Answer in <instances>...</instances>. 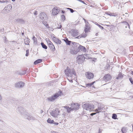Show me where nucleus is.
I'll return each mask as SVG.
<instances>
[{
    "label": "nucleus",
    "instance_id": "40",
    "mask_svg": "<svg viewBox=\"0 0 133 133\" xmlns=\"http://www.w3.org/2000/svg\"><path fill=\"white\" fill-rule=\"evenodd\" d=\"M26 53L25 54V56H28L29 55V50L27 49L26 51Z\"/></svg>",
    "mask_w": 133,
    "mask_h": 133
},
{
    "label": "nucleus",
    "instance_id": "9",
    "mask_svg": "<svg viewBox=\"0 0 133 133\" xmlns=\"http://www.w3.org/2000/svg\"><path fill=\"white\" fill-rule=\"evenodd\" d=\"M98 108L96 109L95 110L97 113H99L102 111L103 110V108H104L103 105H98L97 106Z\"/></svg>",
    "mask_w": 133,
    "mask_h": 133
},
{
    "label": "nucleus",
    "instance_id": "48",
    "mask_svg": "<svg viewBox=\"0 0 133 133\" xmlns=\"http://www.w3.org/2000/svg\"><path fill=\"white\" fill-rule=\"evenodd\" d=\"M96 113H97L96 112V113H92L90 115L91 116H93L94 115H95L96 114Z\"/></svg>",
    "mask_w": 133,
    "mask_h": 133
},
{
    "label": "nucleus",
    "instance_id": "55",
    "mask_svg": "<svg viewBox=\"0 0 133 133\" xmlns=\"http://www.w3.org/2000/svg\"><path fill=\"white\" fill-rule=\"evenodd\" d=\"M83 20H84V22H85V23L86 24V22H87V21H86V19H85L84 18H83Z\"/></svg>",
    "mask_w": 133,
    "mask_h": 133
},
{
    "label": "nucleus",
    "instance_id": "1",
    "mask_svg": "<svg viewBox=\"0 0 133 133\" xmlns=\"http://www.w3.org/2000/svg\"><path fill=\"white\" fill-rule=\"evenodd\" d=\"M63 95V93L62 91H59V92H58L51 97L48 98L47 99L49 101L53 102L59 96H61Z\"/></svg>",
    "mask_w": 133,
    "mask_h": 133
},
{
    "label": "nucleus",
    "instance_id": "49",
    "mask_svg": "<svg viewBox=\"0 0 133 133\" xmlns=\"http://www.w3.org/2000/svg\"><path fill=\"white\" fill-rule=\"evenodd\" d=\"M70 78H69H69H68V79L69 80V81L70 82H71V83H72L73 82L72 80V79H71V80L69 79Z\"/></svg>",
    "mask_w": 133,
    "mask_h": 133
},
{
    "label": "nucleus",
    "instance_id": "24",
    "mask_svg": "<svg viewBox=\"0 0 133 133\" xmlns=\"http://www.w3.org/2000/svg\"><path fill=\"white\" fill-rule=\"evenodd\" d=\"M42 61V59H38L35 61L34 62V64L36 65L37 64L41 63Z\"/></svg>",
    "mask_w": 133,
    "mask_h": 133
},
{
    "label": "nucleus",
    "instance_id": "59",
    "mask_svg": "<svg viewBox=\"0 0 133 133\" xmlns=\"http://www.w3.org/2000/svg\"><path fill=\"white\" fill-rule=\"evenodd\" d=\"M51 133H57L55 131H53L51 132Z\"/></svg>",
    "mask_w": 133,
    "mask_h": 133
},
{
    "label": "nucleus",
    "instance_id": "54",
    "mask_svg": "<svg viewBox=\"0 0 133 133\" xmlns=\"http://www.w3.org/2000/svg\"><path fill=\"white\" fill-rule=\"evenodd\" d=\"M34 14L35 15H37V11H35L34 12Z\"/></svg>",
    "mask_w": 133,
    "mask_h": 133
},
{
    "label": "nucleus",
    "instance_id": "6",
    "mask_svg": "<svg viewBox=\"0 0 133 133\" xmlns=\"http://www.w3.org/2000/svg\"><path fill=\"white\" fill-rule=\"evenodd\" d=\"M40 18L42 20H46L48 18L44 12H42L40 14Z\"/></svg>",
    "mask_w": 133,
    "mask_h": 133
},
{
    "label": "nucleus",
    "instance_id": "30",
    "mask_svg": "<svg viewBox=\"0 0 133 133\" xmlns=\"http://www.w3.org/2000/svg\"><path fill=\"white\" fill-rule=\"evenodd\" d=\"M112 118L114 119H116L117 118V115L115 114H112Z\"/></svg>",
    "mask_w": 133,
    "mask_h": 133
},
{
    "label": "nucleus",
    "instance_id": "4",
    "mask_svg": "<svg viewBox=\"0 0 133 133\" xmlns=\"http://www.w3.org/2000/svg\"><path fill=\"white\" fill-rule=\"evenodd\" d=\"M15 87L17 88H23L24 87L25 83L22 81H19L15 84Z\"/></svg>",
    "mask_w": 133,
    "mask_h": 133
},
{
    "label": "nucleus",
    "instance_id": "34",
    "mask_svg": "<svg viewBox=\"0 0 133 133\" xmlns=\"http://www.w3.org/2000/svg\"><path fill=\"white\" fill-rule=\"evenodd\" d=\"M16 21L18 22H22L23 21L22 19H18L16 20Z\"/></svg>",
    "mask_w": 133,
    "mask_h": 133
},
{
    "label": "nucleus",
    "instance_id": "16",
    "mask_svg": "<svg viewBox=\"0 0 133 133\" xmlns=\"http://www.w3.org/2000/svg\"><path fill=\"white\" fill-rule=\"evenodd\" d=\"M53 40L55 43L57 44H61V41L60 40L54 37H53Z\"/></svg>",
    "mask_w": 133,
    "mask_h": 133
},
{
    "label": "nucleus",
    "instance_id": "13",
    "mask_svg": "<svg viewBox=\"0 0 133 133\" xmlns=\"http://www.w3.org/2000/svg\"><path fill=\"white\" fill-rule=\"evenodd\" d=\"M90 30V25L88 22H86L85 27L84 31L85 33H87Z\"/></svg>",
    "mask_w": 133,
    "mask_h": 133
},
{
    "label": "nucleus",
    "instance_id": "64",
    "mask_svg": "<svg viewBox=\"0 0 133 133\" xmlns=\"http://www.w3.org/2000/svg\"><path fill=\"white\" fill-rule=\"evenodd\" d=\"M131 74H132L133 75V71H131Z\"/></svg>",
    "mask_w": 133,
    "mask_h": 133
},
{
    "label": "nucleus",
    "instance_id": "63",
    "mask_svg": "<svg viewBox=\"0 0 133 133\" xmlns=\"http://www.w3.org/2000/svg\"><path fill=\"white\" fill-rule=\"evenodd\" d=\"M20 73V72H18L17 71V72H16V73L17 74H19V73Z\"/></svg>",
    "mask_w": 133,
    "mask_h": 133
},
{
    "label": "nucleus",
    "instance_id": "17",
    "mask_svg": "<svg viewBox=\"0 0 133 133\" xmlns=\"http://www.w3.org/2000/svg\"><path fill=\"white\" fill-rule=\"evenodd\" d=\"M79 45L78 48L79 50H81V51L84 52H85L86 51V48L84 46Z\"/></svg>",
    "mask_w": 133,
    "mask_h": 133
},
{
    "label": "nucleus",
    "instance_id": "22",
    "mask_svg": "<svg viewBox=\"0 0 133 133\" xmlns=\"http://www.w3.org/2000/svg\"><path fill=\"white\" fill-rule=\"evenodd\" d=\"M8 9V10H9L12 9V6L11 4H9L5 7L4 9V10H7V9Z\"/></svg>",
    "mask_w": 133,
    "mask_h": 133
},
{
    "label": "nucleus",
    "instance_id": "39",
    "mask_svg": "<svg viewBox=\"0 0 133 133\" xmlns=\"http://www.w3.org/2000/svg\"><path fill=\"white\" fill-rule=\"evenodd\" d=\"M67 9H68L69 10L71 13H73L74 12V10L71 8H67Z\"/></svg>",
    "mask_w": 133,
    "mask_h": 133
},
{
    "label": "nucleus",
    "instance_id": "27",
    "mask_svg": "<svg viewBox=\"0 0 133 133\" xmlns=\"http://www.w3.org/2000/svg\"><path fill=\"white\" fill-rule=\"evenodd\" d=\"M41 44L42 46V47L43 48L45 49H47L48 47L45 44H44L42 42L41 43Z\"/></svg>",
    "mask_w": 133,
    "mask_h": 133
},
{
    "label": "nucleus",
    "instance_id": "12",
    "mask_svg": "<svg viewBox=\"0 0 133 133\" xmlns=\"http://www.w3.org/2000/svg\"><path fill=\"white\" fill-rule=\"evenodd\" d=\"M71 34L73 37H75L78 35V30L75 29H72L71 30Z\"/></svg>",
    "mask_w": 133,
    "mask_h": 133
},
{
    "label": "nucleus",
    "instance_id": "21",
    "mask_svg": "<svg viewBox=\"0 0 133 133\" xmlns=\"http://www.w3.org/2000/svg\"><path fill=\"white\" fill-rule=\"evenodd\" d=\"M24 42L25 44L29 45L30 42V40L28 38H25L24 40Z\"/></svg>",
    "mask_w": 133,
    "mask_h": 133
},
{
    "label": "nucleus",
    "instance_id": "35",
    "mask_svg": "<svg viewBox=\"0 0 133 133\" xmlns=\"http://www.w3.org/2000/svg\"><path fill=\"white\" fill-rule=\"evenodd\" d=\"M121 131L122 133H125L126 129L124 127H123L121 129Z\"/></svg>",
    "mask_w": 133,
    "mask_h": 133
},
{
    "label": "nucleus",
    "instance_id": "41",
    "mask_svg": "<svg viewBox=\"0 0 133 133\" xmlns=\"http://www.w3.org/2000/svg\"><path fill=\"white\" fill-rule=\"evenodd\" d=\"M26 71H24L22 72H20V73H19V75H24L26 73Z\"/></svg>",
    "mask_w": 133,
    "mask_h": 133
},
{
    "label": "nucleus",
    "instance_id": "52",
    "mask_svg": "<svg viewBox=\"0 0 133 133\" xmlns=\"http://www.w3.org/2000/svg\"><path fill=\"white\" fill-rule=\"evenodd\" d=\"M61 27L62 25H58L57 28L58 29H60L61 28Z\"/></svg>",
    "mask_w": 133,
    "mask_h": 133
},
{
    "label": "nucleus",
    "instance_id": "2",
    "mask_svg": "<svg viewBox=\"0 0 133 133\" xmlns=\"http://www.w3.org/2000/svg\"><path fill=\"white\" fill-rule=\"evenodd\" d=\"M84 109L90 111H92L94 108V105L92 104L86 103L82 106Z\"/></svg>",
    "mask_w": 133,
    "mask_h": 133
},
{
    "label": "nucleus",
    "instance_id": "26",
    "mask_svg": "<svg viewBox=\"0 0 133 133\" xmlns=\"http://www.w3.org/2000/svg\"><path fill=\"white\" fill-rule=\"evenodd\" d=\"M64 40L66 42V44L68 45H70L71 43V42L69 41L67 38L66 39H64Z\"/></svg>",
    "mask_w": 133,
    "mask_h": 133
},
{
    "label": "nucleus",
    "instance_id": "60",
    "mask_svg": "<svg viewBox=\"0 0 133 133\" xmlns=\"http://www.w3.org/2000/svg\"><path fill=\"white\" fill-rule=\"evenodd\" d=\"M43 112V111L42 110H41L40 111V113L41 114H42Z\"/></svg>",
    "mask_w": 133,
    "mask_h": 133
},
{
    "label": "nucleus",
    "instance_id": "42",
    "mask_svg": "<svg viewBox=\"0 0 133 133\" xmlns=\"http://www.w3.org/2000/svg\"><path fill=\"white\" fill-rule=\"evenodd\" d=\"M4 124V122L0 120V125H2Z\"/></svg>",
    "mask_w": 133,
    "mask_h": 133
},
{
    "label": "nucleus",
    "instance_id": "29",
    "mask_svg": "<svg viewBox=\"0 0 133 133\" xmlns=\"http://www.w3.org/2000/svg\"><path fill=\"white\" fill-rule=\"evenodd\" d=\"M47 122L48 123L52 124L54 122V121L53 120H51L50 118H48L47 120Z\"/></svg>",
    "mask_w": 133,
    "mask_h": 133
},
{
    "label": "nucleus",
    "instance_id": "5",
    "mask_svg": "<svg viewBox=\"0 0 133 133\" xmlns=\"http://www.w3.org/2000/svg\"><path fill=\"white\" fill-rule=\"evenodd\" d=\"M17 111L21 114L23 115L24 116L25 115V114H26V113H27L24 110L23 108L21 107H18Z\"/></svg>",
    "mask_w": 133,
    "mask_h": 133
},
{
    "label": "nucleus",
    "instance_id": "19",
    "mask_svg": "<svg viewBox=\"0 0 133 133\" xmlns=\"http://www.w3.org/2000/svg\"><path fill=\"white\" fill-rule=\"evenodd\" d=\"M49 47L51 50L52 51H54L55 50V48L54 45L52 43L49 44L48 45Z\"/></svg>",
    "mask_w": 133,
    "mask_h": 133
},
{
    "label": "nucleus",
    "instance_id": "57",
    "mask_svg": "<svg viewBox=\"0 0 133 133\" xmlns=\"http://www.w3.org/2000/svg\"><path fill=\"white\" fill-rule=\"evenodd\" d=\"M45 26H46V27L47 28H49V25H48V24H46Z\"/></svg>",
    "mask_w": 133,
    "mask_h": 133
},
{
    "label": "nucleus",
    "instance_id": "32",
    "mask_svg": "<svg viewBox=\"0 0 133 133\" xmlns=\"http://www.w3.org/2000/svg\"><path fill=\"white\" fill-rule=\"evenodd\" d=\"M81 37V38L82 37H84L85 38V37L87 36V34L86 33H84V34H82L80 35Z\"/></svg>",
    "mask_w": 133,
    "mask_h": 133
},
{
    "label": "nucleus",
    "instance_id": "61",
    "mask_svg": "<svg viewBox=\"0 0 133 133\" xmlns=\"http://www.w3.org/2000/svg\"><path fill=\"white\" fill-rule=\"evenodd\" d=\"M62 13L63 14H64L65 12V11H64V10H62Z\"/></svg>",
    "mask_w": 133,
    "mask_h": 133
},
{
    "label": "nucleus",
    "instance_id": "7",
    "mask_svg": "<svg viewBox=\"0 0 133 133\" xmlns=\"http://www.w3.org/2000/svg\"><path fill=\"white\" fill-rule=\"evenodd\" d=\"M59 111L57 109L55 110H53L52 111L50 112V114L51 116L53 117H56L57 115H58Z\"/></svg>",
    "mask_w": 133,
    "mask_h": 133
},
{
    "label": "nucleus",
    "instance_id": "11",
    "mask_svg": "<svg viewBox=\"0 0 133 133\" xmlns=\"http://www.w3.org/2000/svg\"><path fill=\"white\" fill-rule=\"evenodd\" d=\"M24 116L25 118L29 120H34L35 119V117L29 115L28 112L25 114Z\"/></svg>",
    "mask_w": 133,
    "mask_h": 133
},
{
    "label": "nucleus",
    "instance_id": "36",
    "mask_svg": "<svg viewBox=\"0 0 133 133\" xmlns=\"http://www.w3.org/2000/svg\"><path fill=\"white\" fill-rule=\"evenodd\" d=\"M100 28L101 30H103L104 29L103 27L101 25H99L97 23V24H96Z\"/></svg>",
    "mask_w": 133,
    "mask_h": 133
},
{
    "label": "nucleus",
    "instance_id": "8",
    "mask_svg": "<svg viewBox=\"0 0 133 133\" xmlns=\"http://www.w3.org/2000/svg\"><path fill=\"white\" fill-rule=\"evenodd\" d=\"M85 75L86 77L89 79L93 78L94 76V75L92 73L89 72H86Z\"/></svg>",
    "mask_w": 133,
    "mask_h": 133
},
{
    "label": "nucleus",
    "instance_id": "62",
    "mask_svg": "<svg viewBox=\"0 0 133 133\" xmlns=\"http://www.w3.org/2000/svg\"><path fill=\"white\" fill-rule=\"evenodd\" d=\"M105 25L106 26H108V27L110 26V25H106V24H105Z\"/></svg>",
    "mask_w": 133,
    "mask_h": 133
},
{
    "label": "nucleus",
    "instance_id": "47",
    "mask_svg": "<svg viewBox=\"0 0 133 133\" xmlns=\"http://www.w3.org/2000/svg\"><path fill=\"white\" fill-rule=\"evenodd\" d=\"M81 38V35L79 36H78L77 37H76V38L79 39Z\"/></svg>",
    "mask_w": 133,
    "mask_h": 133
},
{
    "label": "nucleus",
    "instance_id": "43",
    "mask_svg": "<svg viewBox=\"0 0 133 133\" xmlns=\"http://www.w3.org/2000/svg\"><path fill=\"white\" fill-rule=\"evenodd\" d=\"M129 80L131 83L133 84V80H132V78H129Z\"/></svg>",
    "mask_w": 133,
    "mask_h": 133
},
{
    "label": "nucleus",
    "instance_id": "10",
    "mask_svg": "<svg viewBox=\"0 0 133 133\" xmlns=\"http://www.w3.org/2000/svg\"><path fill=\"white\" fill-rule=\"evenodd\" d=\"M70 105L73 110H77L79 109V105L78 103H72Z\"/></svg>",
    "mask_w": 133,
    "mask_h": 133
},
{
    "label": "nucleus",
    "instance_id": "15",
    "mask_svg": "<svg viewBox=\"0 0 133 133\" xmlns=\"http://www.w3.org/2000/svg\"><path fill=\"white\" fill-rule=\"evenodd\" d=\"M59 12V9L56 8H54L52 10V13L53 15H57Z\"/></svg>",
    "mask_w": 133,
    "mask_h": 133
},
{
    "label": "nucleus",
    "instance_id": "33",
    "mask_svg": "<svg viewBox=\"0 0 133 133\" xmlns=\"http://www.w3.org/2000/svg\"><path fill=\"white\" fill-rule=\"evenodd\" d=\"M121 23H123L124 24L128 26L129 28H130V26L129 24L126 22H121Z\"/></svg>",
    "mask_w": 133,
    "mask_h": 133
},
{
    "label": "nucleus",
    "instance_id": "53",
    "mask_svg": "<svg viewBox=\"0 0 133 133\" xmlns=\"http://www.w3.org/2000/svg\"><path fill=\"white\" fill-rule=\"evenodd\" d=\"M48 44V45H49V44H51L52 43V42L50 41L49 42L47 43Z\"/></svg>",
    "mask_w": 133,
    "mask_h": 133
},
{
    "label": "nucleus",
    "instance_id": "31",
    "mask_svg": "<svg viewBox=\"0 0 133 133\" xmlns=\"http://www.w3.org/2000/svg\"><path fill=\"white\" fill-rule=\"evenodd\" d=\"M71 43L72 44L74 45L75 46V45L76 46H77L79 45V44L78 43L74 42H71Z\"/></svg>",
    "mask_w": 133,
    "mask_h": 133
},
{
    "label": "nucleus",
    "instance_id": "18",
    "mask_svg": "<svg viewBox=\"0 0 133 133\" xmlns=\"http://www.w3.org/2000/svg\"><path fill=\"white\" fill-rule=\"evenodd\" d=\"M69 73L67 75L68 77H69V78H70L71 76H72L73 75H75V73L74 69L70 70Z\"/></svg>",
    "mask_w": 133,
    "mask_h": 133
},
{
    "label": "nucleus",
    "instance_id": "50",
    "mask_svg": "<svg viewBox=\"0 0 133 133\" xmlns=\"http://www.w3.org/2000/svg\"><path fill=\"white\" fill-rule=\"evenodd\" d=\"M53 124H54V125H57L58 124V123L57 122H54Z\"/></svg>",
    "mask_w": 133,
    "mask_h": 133
},
{
    "label": "nucleus",
    "instance_id": "58",
    "mask_svg": "<svg viewBox=\"0 0 133 133\" xmlns=\"http://www.w3.org/2000/svg\"><path fill=\"white\" fill-rule=\"evenodd\" d=\"M2 99V97L1 95H0V101Z\"/></svg>",
    "mask_w": 133,
    "mask_h": 133
},
{
    "label": "nucleus",
    "instance_id": "38",
    "mask_svg": "<svg viewBox=\"0 0 133 133\" xmlns=\"http://www.w3.org/2000/svg\"><path fill=\"white\" fill-rule=\"evenodd\" d=\"M108 14L110 16H115L116 15H114V14L113 13H108Z\"/></svg>",
    "mask_w": 133,
    "mask_h": 133
},
{
    "label": "nucleus",
    "instance_id": "51",
    "mask_svg": "<svg viewBox=\"0 0 133 133\" xmlns=\"http://www.w3.org/2000/svg\"><path fill=\"white\" fill-rule=\"evenodd\" d=\"M47 43L50 41L49 38H46L45 39Z\"/></svg>",
    "mask_w": 133,
    "mask_h": 133
},
{
    "label": "nucleus",
    "instance_id": "46",
    "mask_svg": "<svg viewBox=\"0 0 133 133\" xmlns=\"http://www.w3.org/2000/svg\"><path fill=\"white\" fill-rule=\"evenodd\" d=\"M8 2V1H0V3H4L5 2Z\"/></svg>",
    "mask_w": 133,
    "mask_h": 133
},
{
    "label": "nucleus",
    "instance_id": "25",
    "mask_svg": "<svg viewBox=\"0 0 133 133\" xmlns=\"http://www.w3.org/2000/svg\"><path fill=\"white\" fill-rule=\"evenodd\" d=\"M123 75H122V74L121 73H119L118 75V76L116 77V78L117 79H119L123 78Z\"/></svg>",
    "mask_w": 133,
    "mask_h": 133
},
{
    "label": "nucleus",
    "instance_id": "28",
    "mask_svg": "<svg viewBox=\"0 0 133 133\" xmlns=\"http://www.w3.org/2000/svg\"><path fill=\"white\" fill-rule=\"evenodd\" d=\"M71 70L69 69H66L65 70V74L67 75L68 73H70L69 72H70Z\"/></svg>",
    "mask_w": 133,
    "mask_h": 133
},
{
    "label": "nucleus",
    "instance_id": "56",
    "mask_svg": "<svg viewBox=\"0 0 133 133\" xmlns=\"http://www.w3.org/2000/svg\"><path fill=\"white\" fill-rule=\"evenodd\" d=\"M98 133H102V132H101V131H100V129H99V131L98 132Z\"/></svg>",
    "mask_w": 133,
    "mask_h": 133
},
{
    "label": "nucleus",
    "instance_id": "45",
    "mask_svg": "<svg viewBox=\"0 0 133 133\" xmlns=\"http://www.w3.org/2000/svg\"><path fill=\"white\" fill-rule=\"evenodd\" d=\"M77 1H79V2H81V3H83V4H86L84 2L82 1V0H77Z\"/></svg>",
    "mask_w": 133,
    "mask_h": 133
},
{
    "label": "nucleus",
    "instance_id": "20",
    "mask_svg": "<svg viewBox=\"0 0 133 133\" xmlns=\"http://www.w3.org/2000/svg\"><path fill=\"white\" fill-rule=\"evenodd\" d=\"M95 82V81L93 82L90 83H87L85 84L86 87L88 88L90 87H92V85L94 84Z\"/></svg>",
    "mask_w": 133,
    "mask_h": 133
},
{
    "label": "nucleus",
    "instance_id": "3",
    "mask_svg": "<svg viewBox=\"0 0 133 133\" xmlns=\"http://www.w3.org/2000/svg\"><path fill=\"white\" fill-rule=\"evenodd\" d=\"M88 58H89L84 56L83 55H78L76 58L77 62L79 64H81L83 62L85 59Z\"/></svg>",
    "mask_w": 133,
    "mask_h": 133
},
{
    "label": "nucleus",
    "instance_id": "14",
    "mask_svg": "<svg viewBox=\"0 0 133 133\" xmlns=\"http://www.w3.org/2000/svg\"><path fill=\"white\" fill-rule=\"evenodd\" d=\"M111 78V75L109 74H107L105 75L103 78V79L105 81H110Z\"/></svg>",
    "mask_w": 133,
    "mask_h": 133
},
{
    "label": "nucleus",
    "instance_id": "44",
    "mask_svg": "<svg viewBox=\"0 0 133 133\" xmlns=\"http://www.w3.org/2000/svg\"><path fill=\"white\" fill-rule=\"evenodd\" d=\"M32 39L34 41V43H35V41H37V39L34 36L32 37Z\"/></svg>",
    "mask_w": 133,
    "mask_h": 133
},
{
    "label": "nucleus",
    "instance_id": "37",
    "mask_svg": "<svg viewBox=\"0 0 133 133\" xmlns=\"http://www.w3.org/2000/svg\"><path fill=\"white\" fill-rule=\"evenodd\" d=\"M61 17L62 18V20H63V21H64L65 19V16L64 15H61Z\"/></svg>",
    "mask_w": 133,
    "mask_h": 133
},
{
    "label": "nucleus",
    "instance_id": "23",
    "mask_svg": "<svg viewBox=\"0 0 133 133\" xmlns=\"http://www.w3.org/2000/svg\"><path fill=\"white\" fill-rule=\"evenodd\" d=\"M64 107L67 110V112H69L71 110H73V109H72V108L71 105L70 107H68L67 106Z\"/></svg>",
    "mask_w": 133,
    "mask_h": 133
}]
</instances>
